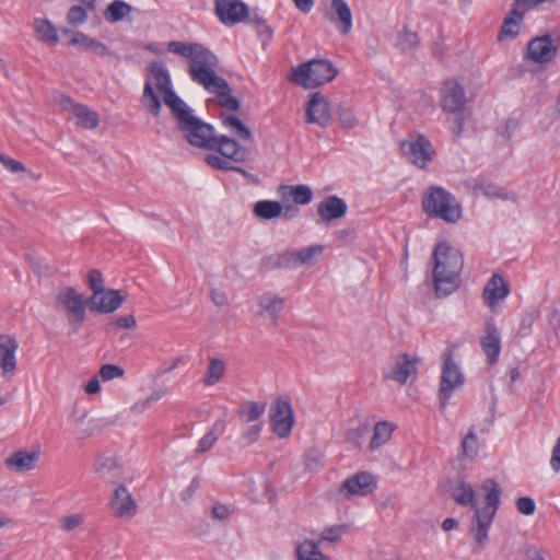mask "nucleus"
I'll return each mask as SVG.
<instances>
[{
  "label": "nucleus",
  "mask_w": 560,
  "mask_h": 560,
  "mask_svg": "<svg viewBox=\"0 0 560 560\" xmlns=\"http://www.w3.org/2000/svg\"><path fill=\"white\" fill-rule=\"evenodd\" d=\"M167 49L176 55L189 59L188 73L190 79L201 85L207 92L214 94L218 104L228 110H237L240 101L232 95L228 81L218 75V57L205 46L197 43L173 40Z\"/></svg>",
  "instance_id": "f257e3e1"
},
{
  "label": "nucleus",
  "mask_w": 560,
  "mask_h": 560,
  "mask_svg": "<svg viewBox=\"0 0 560 560\" xmlns=\"http://www.w3.org/2000/svg\"><path fill=\"white\" fill-rule=\"evenodd\" d=\"M485 492L483 505L476 503V491L472 486L464 480L457 482L451 490L453 500L463 506H470L475 510L470 521V532L480 549H483L488 541V532L500 505L501 488L493 479H486L480 485Z\"/></svg>",
  "instance_id": "f03ea898"
},
{
  "label": "nucleus",
  "mask_w": 560,
  "mask_h": 560,
  "mask_svg": "<svg viewBox=\"0 0 560 560\" xmlns=\"http://www.w3.org/2000/svg\"><path fill=\"white\" fill-rule=\"evenodd\" d=\"M432 258L435 294L439 298L450 295L459 285V273L464 266L463 255L447 242H440L433 250Z\"/></svg>",
  "instance_id": "7ed1b4c3"
},
{
  "label": "nucleus",
  "mask_w": 560,
  "mask_h": 560,
  "mask_svg": "<svg viewBox=\"0 0 560 560\" xmlns=\"http://www.w3.org/2000/svg\"><path fill=\"white\" fill-rule=\"evenodd\" d=\"M171 113L189 144L207 150L213 149L215 136L213 127L194 116L192 110L185 102L171 109Z\"/></svg>",
  "instance_id": "20e7f679"
},
{
  "label": "nucleus",
  "mask_w": 560,
  "mask_h": 560,
  "mask_svg": "<svg viewBox=\"0 0 560 560\" xmlns=\"http://www.w3.org/2000/svg\"><path fill=\"white\" fill-rule=\"evenodd\" d=\"M422 209L429 217L448 223H455L462 217V206L455 196L440 186L428 188L422 198Z\"/></svg>",
  "instance_id": "39448f33"
},
{
  "label": "nucleus",
  "mask_w": 560,
  "mask_h": 560,
  "mask_svg": "<svg viewBox=\"0 0 560 560\" xmlns=\"http://www.w3.org/2000/svg\"><path fill=\"white\" fill-rule=\"evenodd\" d=\"M338 73L327 59H313L291 69L289 80L304 89H314L332 81Z\"/></svg>",
  "instance_id": "423d86ee"
},
{
  "label": "nucleus",
  "mask_w": 560,
  "mask_h": 560,
  "mask_svg": "<svg viewBox=\"0 0 560 560\" xmlns=\"http://www.w3.org/2000/svg\"><path fill=\"white\" fill-rule=\"evenodd\" d=\"M55 308L77 332L85 320L86 300L72 287L61 288L55 296Z\"/></svg>",
  "instance_id": "0eeeda50"
},
{
  "label": "nucleus",
  "mask_w": 560,
  "mask_h": 560,
  "mask_svg": "<svg viewBox=\"0 0 560 560\" xmlns=\"http://www.w3.org/2000/svg\"><path fill=\"white\" fill-rule=\"evenodd\" d=\"M441 106L454 115L455 136H460L466 119V95L463 86L455 80H446L441 88Z\"/></svg>",
  "instance_id": "6e6552de"
},
{
  "label": "nucleus",
  "mask_w": 560,
  "mask_h": 560,
  "mask_svg": "<svg viewBox=\"0 0 560 560\" xmlns=\"http://www.w3.org/2000/svg\"><path fill=\"white\" fill-rule=\"evenodd\" d=\"M464 382L465 377L459 366L453 360L452 354L446 353L444 357L438 393L441 409L446 407L453 392L460 388Z\"/></svg>",
  "instance_id": "1a4fd4ad"
},
{
  "label": "nucleus",
  "mask_w": 560,
  "mask_h": 560,
  "mask_svg": "<svg viewBox=\"0 0 560 560\" xmlns=\"http://www.w3.org/2000/svg\"><path fill=\"white\" fill-rule=\"evenodd\" d=\"M108 506L116 518L131 520L138 513V503L122 482L113 486Z\"/></svg>",
  "instance_id": "9d476101"
},
{
  "label": "nucleus",
  "mask_w": 560,
  "mask_h": 560,
  "mask_svg": "<svg viewBox=\"0 0 560 560\" xmlns=\"http://www.w3.org/2000/svg\"><path fill=\"white\" fill-rule=\"evenodd\" d=\"M559 48V38L549 34L537 36L527 44L526 58L544 65L553 61Z\"/></svg>",
  "instance_id": "9b49d317"
},
{
  "label": "nucleus",
  "mask_w": 560,
  "mask_h": 560,
  "mask_svg": "<svg viewBox=\"0 0 560 560\" xmlns=\"http://www.w3.org/2000/svg\"><path fill=\"white\" fill-rule=\"evenodd\" d=\"M93 472L112 486L128 479L125 476L122 463L116 455H97L93 464Z\"/></svg>",
  "instance_id": "f8f14e48"
},
{
  "label": "nucleus",
  "mask_w": 560,
  "mask_h": 560,
  "mask_svg": "<svg viewBox=\"0 0 560 560\" xmlns=\"http://www.w3.org/2000/svg\"><path fill=\"white\" fill-rule=\"evenodd\" d=\"M272 431L281 439L287 438L293 428L294 417L292 406L287 398H278L270 409Z\"/></svg>",
  "instance_id": "ddd939ff"
},
{
  "label": "nucleus",
  "mask_w": 560,
  "mask_h": 560,
  "mask_svg": "<svg viewBox=\"0 0 560 560\" xmlns=\"http://www.w3.org/2000/svg\"><path fill=\"white\" fill-rule=\"evenodd\" d=\"M400 149L410 163L421 168H424L434 155L432 144L423 136H418L415 140L401 142Z\"/></svg>",
  "instance_id": "4468645a"
},
{
  "label": "nucleus",
  "mask_w": 560,
  "mask_h": 560,
  "mask_svg": "<svg viewBox=\"0 0 560 560\" xmlns=\"http://www.w3.org/2000/svg\"><path fill=\"white\" fill-rule=\"evenodd\" d=\"M148 70L155 81L156 89L163 94L164 104L170 109H173L184 102L173 90L168 71L161 62H151Z\"/></svg>",
  "instance_id": "2eb2a0df"
},
{
  "label": "nucleus",
  "mask_w": 560,
  "mask_h": 560,
  "mask_svg": "<svg viewBox=\"0 0 560 560\" xmlns=\"http://www.w3.org/2000/svg\"><path fill=\"white\" fill-rule=\"evenodd\" d=\"M126 295L120 290L103 289L92 293L86 300L88 306L92 312L109 314L115 312L125 301Z\"/></svg>",
  "instance_id": "dca6fc26"
},
{
  "label": "nucleus",
  "mask_w": 560,
  "mask_h": 560,
  "mask_svg": "<svg viewBox=\"0 0 560 560\" xmlns=\"http://www.w3.org/2000/svg\"><path fill=\"white\" fill-rule=\"evenodd\" d=\"M40 455L42 452L39 447H35L31 451H27L26 448H20L11 453L4 459V466L8 470L16 474L31 471L37 467Z\"/></svg>",
  "instance_id": "f3484780"
},
{
  "label": "nucleus",
  "mask_w": 560,
  "mask_h": 560,
  "mask_svg": "<svg viewBox=\"0 0 560 560\" xmlns=\"http://www.w3.org/2000/svg\"><path fill=\"white\" fill-rule=\"evenodd\" d=\"M214 11L225 25H235L248 16L247 5L240 0H215Z\"/></svg>",
  "instance_id": "a211bd4d"
},
{
  "label": "nucleus",
  "mask_w": 560,
  "mask_h": 560,
  "mask_svg": "<svg viewBox=\"0 0 560 560\" xmlns=\"http://www.w3.org/2000/svg\"><path fill=\"white\" fill-rule=\"evenodd\" d=\"M417 373V359L410 358L406 353L398 354L394 359L393 366L386 369L383 373L384 378L405 384L407 380Z\"/></svg>",
  "instance_id": "6ab92c4d"
},
{
  "label": "nucleus",
  "mask_w": 560,
  "mask_h": 560,
  "mask_svg": "<svg viewBox=\"0 0 560 560\" xmlns=\"http://www.w3.org/2000/svg\"><path fill=\"white\" fill-rule=\"evenodd\" d=\"M325 18L343 35L352 28V13L345 0H331L330 9L326 11Z\"/></svg>",
  "instance_id": "aec40b11"
},
{
  "label": "nucleus",
  "mask_w": 560,
  "mask_h": 560,
  "mask_svg": "<svg viewBox=\"0 0 560 560\" xmlns=\"http://www.w3.org/2000/svg\"><path fill=\"white\" fill-rule=\"evenodd\" d=\"M61 105L65 109L70 110L77 118V125L83 129H95L98 126V114L91 110L83 104L74 103L69 96H63Z\"/></svg>",
  "instance_id": "412c9836"
},
{
  "label": "nucleus",
  "mask_w": 560,
  "mask_h": 560,
  "mask_svg": "<svg viewBox=\"0 0 560 560\" xmlns=\"http://www.w3.org/2000/svg\"><path fill=\"white\" fill-rule=\"evenodd\" d=\"M305 115L307 122L327 126L330 120L328 101L319 92H315L307 102Z\"/></svg>",
  "instance_id": "4be33fe9"
},
{
  "label": "nucleus",
  "mask_w": 560,
  "mask_h": 560,
  "mask_svg": "<svg viewBox=\"0 0 560 560\" xmlns=\"http://www.w3.org/2000/svg\"><path fill=\"white\" fill-rule=\"evenodd\" d=\"M222 156L235 163H243L247 158V150L242 148L234 139L226 136H214L213 149Z\"/></svg>",
  "instance_id": "5701e85b"
},
{
  "label": "nucleus",
  "mask_w": 560,
  "mask_h": 560,
  "mask_svg": "<svg viewBox=\"0 0 560 560\" xmlns=\"http://www.w3.org/2000/svg\"><path fill=\"white\" fill-rule=\"evenodd\" d=\"M372 483L373 476L369 472L361 471L346 479L341 483L339 492L345 497L365 495L370 492Z\"/></svg>",
  "instance_id": "b1692460"
},
{
  "label": "nucleus",
  "mask_w": 560,
  "mask_h": 560,
  "mask_svg": "<svg viewBox=\"0 0 560 560\" xmlns=\"http://www.w3.org/2000/svg\"><path fill=\"white\" fill-rule=\"evenodd\" d=\"M485 336L481 338V347L483 352L486 353L488 361L493 364L497 362L499 353H500V334L493 322V319H488L486 322V330Z\"/></svg>",
  "instance_id": "393cba45"
},
{
  "label": "nucleus",
  "mask_w": 560,
  "mask_h": 560,
  "mask_svg": "<svg viewBox=\"0 0 560 560\" xmlns=\"http://www.w3.org/2000/svg\"><path fill=\"white\" fill-rule=\"evenodd\" d=\"M347 203L337 196L326 197L317 208L318 215L322 221L330 222L342 218L347 212Z\"/></svg>",
  "instance_id": "a878e982"
},
{
  "label": "nucleus",
  "mask_w": 560,
  "mask_h": 560,
  "mask_svg": "<svg viewBox=\"0 0 560 560\" xmlns=\"http://www.w3.org/2000/svg\"><path fill=\"white\" fill-rule=\"evenodd\" d=\"M18 347L14 338L0 335V369L3 373H13L16 370L15 351Z\"/></svg>",
  "instance_id": "bb28decb"
},
{
  "label": "nucleus",
  "mask_w": 560,
  "mask_h": 560,
  "mask_svg": "<svg viewBox=\"0 0 560 560\" xmlns=\"http://www.w3.org/2000/svg\"><path fill=\"white\" fill-rule=\"evenodd\" d=\"M509 294V285L500 275H492L483 288V300L488 306L492 307L498 301L503 300Z\"/></svg>",
  "instance_id": "cd10ccee"
},
{
  "label": "nucleus",
  "mask_w": 560,
  "mask_h": 560,
  "mask_svg": "<svg viewBox=\"0 0 560 560\" xmlns=\"http://www.w3.org/2000/svg\"><path fill=\"white\" fill-rule=\"evenodd\" d=\"M467 186L472 192H482L488 198H506L504 189L490 182L485 176H477L467 180Z\"/></svg>",
  "instance_id": "c85d7f7f"
},
{
  "label": "nucleus",
  "mask_w": 560,
  "mask_h": 560,
  "mask_svg": "<svg viewBox=\"0 0 560 560\" xmlns=\"http://www.w3.org/2000/svg\"><path fill=\"white\" fill-rule=\"evenodd\" d=\"M257 304L260 314H267L276 319L284 307V299L272 292H265L258 298Z\"/></svg>",
  "instance_id": "c756f323"
},
{
  "label": "nucleus",
  "mask_w": 560,
  "mask_h": 560,
  "mask_svg": "<svg viewBox=\"0 0 560 560\" xmlns=\"http://www.w3.org/2000/svg\"><path fill=\"white\" fill-rule=\"evenodd\" d=\"M68 44L71 46L82 47L86 50H92L96 55L102 56V57L112 55V52L109 51V49L107 48V46L105 44H103L102 42H100L95 38H92V37L85 35L84 33H81V32L73 33L72 38H70Z\"/></svg>",
  "instance_id": "7c9ffc66"
},
{
  "label": "nucleus",
  "mask_w": 560,
  "mask_h": 560,
  "mask_svg": "<svg viewBox=\"0 0 560 560\" xmlns=\"http://www.w3.org/2000/svg\"><path fill=\"white\" fill-rule=\"evenodd\" d=\"M396 425L389 421H380L374 425L373 435L369 443V451L375 452L385 445L392 438Z\"/></svg>",
  "instance_id": "2f4dec72"
},
{
  "label": "nucleus",
  "mask_w": 560,
  "mask_h": 560,
  "mask_svg": "<svg viewBox=\"0 0 560 560\" xmlns=\"http://www.w3.org/2000/svg\"><path fill=\"white\" fill-rule=\"evenodd\" d=\"M266 404L259 401L247 400L238 408V416L243 423H257L256 421L265 413Z\"/></svg>",
  "instance_id": "473e14b6"
},
{
  "label": "nucleus",
  "mask_w": 560,
  "mask_h": 560,
  "mask_svg": "<svg viewBox=\"0 0 560 560\" xmlns=\"http://www.w3.org/2000/svg\"><path fill=\"white\" fill-rule=\"evenodd\" d=\"M33 26L39 40L49 45H56L59 42L58 31L49 20L35 19Z\"/></svg>",
  "instance_id": "72a5a7b5"
},
{
  "label": "nucleus",
  "mask_w": 560,
  "mask_h": 560,
  "mask_svg": "<svg viewBox=\"0 0 560 560\" xmlns=\"http://www.w3.org/2000/svg\"><path fill=\"white\" fill-rule=\"evenodd\" d=\"M74 433L79 439H88L97 432H101L98 420L90 418L83 413L73 420Z\"/></svg>",
  "instance_id": "f704fd0d"
},
{
  "label": "nucleus",
  "mask_w": 560,
  "mask_h": 560,
  "mask_svg": "<svg viewBox=\"0 0 560 560\" xmlns=\"http://www.w3.org/2000/svg\"><path fill=\"white\" fill-rule=\"evenodd\" d=\"M253 212L261 220L276 219L282 213V205L278 201L260 200L254 205Z\"/></svg>",
  "instance_id": "c9c22d12"
},
{
  "label": "nucleus",
  "mask_w": 560,
  "mask_h": 560,
  "mask_svg": "<svg viewBox=\"0 0 560 560\" xmlns=\"http://www.w3.org/2000/svg\"><path fill=\"white\" fill-rule=\"evenodd\" d=\"M281 196L285 198L288 195L296 205H308L312 201V189L306 185L281 186Z\"/></svg>",
  "instance_id": "e433bc0d"
},
{
  "label": "nucleus",
  "mask_w": 560,
  "mask_h": 560,
  "mask_svg": "<svg viewBox=\"0 0 560 560\" xmlns=\"http://www.w3.org/2000/svg\"><path fill=\"white\" fill-rule=\"evenodd\" d=\"M296 557L298 560H330L320 552L318 544L311 539H305L296 547Z\"/></svg>",
  "instance_id": "4c0bfd02"
},
{
  "label": "nucleus",
  "mask_w": 560,
  "mask_h": 560,
  "mask_svg": "<svg viewBox=\"0 0 560 560\" xmlns=\"http://www.w3.org/2000/svg\"><path fill=\"white\" fill-rule=\"evenodd\" d=\"M141 103L147 112L158 117L161 113V101L159 95L154 92L152 83L145 82L143 93L141 96Z\"/></svg>",
  "instance_id": "58836bf2"
},
{
  "label": "nucleus",
  "mask_w": 560,
  "mask_h": 560,
  "mask_svg": "<svg viewBox=\"0 0 560 560\" xmlns=\"http://www.w3.org/2000/svg\"><path fill=\"white\" fill-rule=\"evenodd\" d=\"M524 9L521 7H517L516 4L513 7V9L510 11V15L506 16L503 21L502 27H501V34L505 36H515L518 33V23L522 21L524 14Z\"/></svg>",
  "instance_id": "ea45409f"
},
{
  "label": "nucleus",
  "mask_w": 560,
  "mask_h": 560,
  "mask_svg": "<svg viewBox=\"0 0 560 560\" xmlns=\"http://www.w3.org/2000/svg\"><path fill=\"white\" fill-rule=\"evenodd\" d=\"M132 7L122 0H114L106 9L104 16L110 23L119 22L129 16Z\"/></svg>",
  "instance_id": "a19ab883"
},
{
  "label": "nucleus",
  "mask_w": 560,
  "mask_h": 560,
  "mask_svg": "<svg viewBox=\"0 0 560 560\" xmlns=\"http://www.w3.org/2000/svg\"><path fill=\"white\" fill-rule=\"evenodd\" d=\"M223 125L230 129V131L242 140H249L252 138L250 130L234 115H221Z\"/></svg>",
  "instance_id": "79ce46f5"
},
{
  "label": "nucleus",
  "mask_w": 560,
  "mask_h": 560,
  "mask_svg": "<svg viewBox=\"0 0 560 560\" xmlns=\"http://www.w3.org/2000/svg\"><path fill=\"white\" fill-rule=\"evenodd\" d=\"M262 262L268 269L289 268L295 266L294 252L292 250L271 255L265 258Z\"/></svg>",
  "instance_id": "37998d69"
},
{
  "label": "nucleus",
  "mask_w": 560,
  "mask_h": 560,
  "mask_svg": "<svg viewBox=\"0 0 560 560\" xmlns=\"http://www.w3.org/2000/svg\"><path fill=\"white\" fill-rule=\"evenodd\" d=\"M224 369H225V365L222 360L215 359V358L210 359L209 365H208V369H207V372H206V375L203 378V383L207 386H211V385L218 383L223 376Z\"/></svg>",
  "instance_id": "c03bdc74"
},
{
  "label": "nucleus",
  "mask_w": 560,
  "mask_h": 560,
  "mask_svg": "<svg viewBox=\"0 0 560 560\" xmlns=\"http://www.w3.org/2000/svg\"><path fill=\"white\" fill-rule=\"evenodd\" d=\"M296 265H311L323 253V246L312 245L310 247L293 250Z\"/></svg>",
  "instance_id": "a18cd8bd"
},
{
  "label": "nucleus",
  "mask_w": 560,
  "mask_h": 560,
  "mask_svg": "<svg viewBox=\"0 0 560 560\" xmlns=\"http://www.w3.org/2000/svg\"><path fill=\"white\" fill-rule=\"evenodd\" d=\"M206 162L213 168L222 170V171H235L241 173L244 176H247V172L241 167H236L232 165V161L228 158L219 156L214 154H208L206 156Z\"/></svg>",
  "instance_id": "49530a36"
},
{
  "label": "nucleus",
  "mask_w": 560,
  "mask_h": 560,
  "mask_svg": "<svg viewBox=\"0 0 560 560\" xmlns=\"http://www.w3.org/2000/svg\"><path fill=\"white\" fill-rule=\"evenodd\" d=\"M305 469L310 471H317L324 466V454L316 450L311 448L304 455Z\"/></svg>",
  "instance_id": "de8ad7c7"
},
{
  "label": "nucleus",
  "mask_w": 560,
  "mask_h": 560,
  "mask_svg": "<svg viewBox=\"0 0 560 560\" xmlns=\"http://www.w3.org/2000/svg\"><path fill=\"white\" fill-rule=\"evenodd\" d=\"M349 529L350 527L347 524H338L327 527L322 532L319 541L336 542L343 534L349 532Z\"/></svg>",
  "instance_id": "09e8293b"
},
{
  "label": "nucleus",
  "mask_w": 560,
  "mask_h": 560,
  "mask_svg": "<svg viewBox=\"0 0 560 560\" xmlns=\"http://www.w3.org/2000/svg\"><path fill=\"white\" fill-rule=\"evenodd\" d=\"M462 447H463V454L466 457L474 458L477 456L478 451H479V444H478V439L476 436V433L472 430H470L464 438Z\"/></svg>",
  "instance_id": "8fccbe9b"
},
{
  "label": "nucleus",
  "mask_w": 560,
  "mask_h": 560,
  "mask_svg": "<svg viewBox=\"0 0 560 560\" xmlns=\"http://www.w3.org/2000/svg\"><path fill=\"white\" fill-rule=\"evenodd\" d=\"M419 44L418 34L407 28L400 32L398 36V46L401 50H411Z\"/></svg>",
  "instance_id": "3c124183"
},
{
  "label": "nucleus",
  "mask_w": 560,
  "mask_h": 560,
  "mask_svg": "<svg viewBox=\"0 0 560 560\" xmlns=\"http://www.w3.org/2000/svg\"><path fill=\"white\" fill-rule=\"evenodd\" d=\"M98 374L104 382H108L115 378L122 377L125 375V370L116 364H103L100 368Z\"/></svg>",
  "instance_id": "603ef678"
},
{
  "label": "nucleus",
  "mask_w": 560,
  "mask_h": 560,
  "mask_svg": "<svg viewBox=\"0 0 560 560\" xmlns=\"http://www.w3.org/2000/svg\"><path fill=\"white\" fill-rule=\"evenodd\" d=\"M88 14L83 7L72 5L67 13V22L72 26L82 25L86 21Z\"/></svg>",
  "instance_id": "864d4df0"
},
{
  "label": "nucleus",
  "mask_w": 560,
  "mask_h": 560,
  "mask_svg": "<svg viewBox=\"0 0 560 560\" xmlns=\"http://www.w3.org/2000/svg\"><path fill=\"white\" fill-rule=\"evenodd\" d=\"M166 394V389H158L151 393L145 399L136 402L132 406V411L140 413L149 408L152 404L159 401Z\"/></svg>",
  "instance_id": "5fc2aeb1"
},
{
  "label": "nucleus",
  "mask_w": 560,
  "mask_h": 560,
  "mask_svg": "<svg viewBox=\"0 0 560 560\" xmlns=\"http://www.w3.org/2000/svg\"><path fill=\"white\" fill-rule=\"evenodd\" d=\"M217 427L218 423H215L213 428L199 440L198 447L196 450L197 454L205 453L214 445L219 436V434L215 432Z\"/></svg>",
  "instance_id": "6e6d98bb"
},
{
  "label": "nucleus",
  "mask_w": 560,
  "mask_h": 560,
  "mask_svg": "<svg viewBox=\"0 0 560 560\" xmlns=\"http://www.w3.org/2000/svg\"><path fill=\"white\" fill-rule=\"evenodd\" d=\"M261 430H262L261 422L249 424L243 431L241 440L245 442V445H252L258 441Z\"/></svg>",
  "instance_id": "4d7b16f0"
},
{
  "label": "nucleus",
  "mask_w": 560,
  "mask_h": 560,
  "mask_svg": "<svg viewBox=\"0 0 560 560\" xmlns=\"http://www.w3.org/2000/svg\"><path fill=\"white\" fill-rule=\"evenodd\" d=\"M60 528L65 532H71L84 522L83 514H70L60 518Z\"/></svg>",
  "instance_id": "13d9d810"
},
{
  "label": "nucleus",
  "mask_w": 560,
  "mask_h": 560,
  "mask_svg": "<svg viewBox=\"0 0 560 560\" xmlns=\"http://www.w3.org/2000/svg\"><path fill=\"white\" fill-rule=\"evenodd\" d=\"M88 284L92 293L105 289L101 271L92 269L88 275Z\"/></svg>",
  "instance_id": "bf43d9fd"
},
{
  "label": "nucleus",
  "mask_w": 560,
  "mask_h": 560,
  "mask_svg": "<svg viewBox=\"0 0 560 560\" xmlns=\"http://www.w3.org/2000/svg\"><path fill=\"white\" fill-rule=\"evenodd\" d=\"M0 163L11 173L26 172L23 163L4 154H0Z\"/></svg>",
  "instance_id": "052dcab7"
},
{
  "label": "nucleus",
  "mask_w": 560,
  "mask_h": 560,
  "mask_svg": "<svg viewBox=\"0 0 560 560\" xmlns=\"http://www.w3.org/2000/svg\"><path fill=\"white\" fill-rule=\"evenodd\" d=\"M109 325L120 329H135L137 323L133 315H126L113 319Z\"/></svg>",
  "instance_id": "680f3d73"
},
{
  "label": "nucleus",
  "mask_w": 560,
  "mask_h": 560,
  "mask_svg": "<svg viewBox=\"0 0 560 560\" xmlns=\"http://www.w3.org/2000/svg\"><path fill=\"white\" fill-rule=\"evenodd\" d=\"M517 511L524 515H532L535 512V502L532 498L522 497L516 501Z\"/></svg>",
  "instance_id": "e2e57ef3"
},
{
  "label": "nucleus",
  "mask_w": 560,
  "mask_h": 560,
  "mask_svg": "<svg viewBox=\"0 0 560 560\" xmlns=\"http://www.w3.org/2000/svg\"><path fill=\"white\" fill-rule=\"evenodd\" d=\"M339 120L340 124L347 129H351L358 125L357 117L354 116L353 112L348 108L341 109L339 112Z\"/></svg>",
  "instance_id": "0e129e2a"
},
{
  "label": "nucleus",
  "mask_w": 560,
  "mask_h": 560,
  "mask_svg": "<svg viewBox=\"0 0 560 560\" xmlns=\"http://www.w3.org/2000/svg\"><path fill=\"white\" fill-rule=\"evenodd\" d=\"M233 513V509L229 505L217 503L212 506L211 515L213 518L223 521Z\"/></svg>",
  "instance_id": "69168bd1"
},
{
  "label": "nucleus",
  "mask_w": 560,
  "mask_h": 560,
  "mask_svg": "<svg viewBox=\"0 0 560 560\" xmlns=\"http://www.w3.org/2000/svg\"><path fill=\"white\" fill-rule=\"evenodd\" d=\"M368 433V425L363 424L358 428H352L347 431L346 438L347 441L353 442L355 445H359V441Z\"/></svg>",
  "instance_id": "338daca9"
},
{
  "label": "nucleus",
  "mask_w": 560,
  "mask_h": 560,
  "mask_svg": "<svg viewBox=\"0 0 560 560\" xmlns=\"http://www.w3.org/2000/svg\"><path fill=\"white\" fill-rule=\"evenodd\" d=\"M550 466L556 472L560 471V436L557 439L556 445L552 448Z\"/></svg>",
  "instance_id": "774afa93"
}]
</instances>
